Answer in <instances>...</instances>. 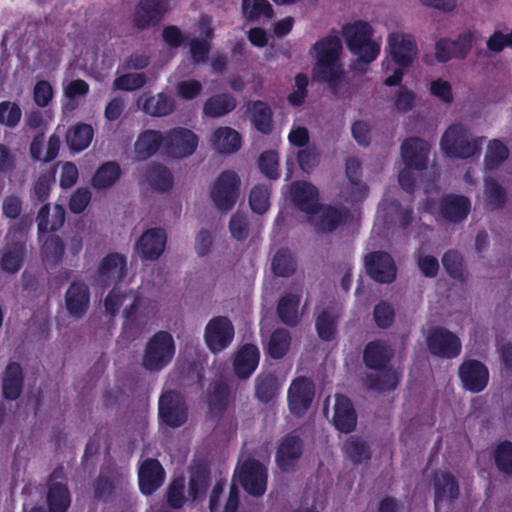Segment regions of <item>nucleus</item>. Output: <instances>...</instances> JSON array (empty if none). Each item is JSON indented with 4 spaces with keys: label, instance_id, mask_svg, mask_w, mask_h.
<instances>
[{
    "label": "nucleus",
    "instance_id": "nucleus-40",
    "mask_svg": "<svg viewBox=\"0 0 512 512\" xmlns=\"http://www.w3.org/2000/svg\"><path fill=\"white\" fill-rule=\"evenodd\" d=\"M492 459L497 470L505 476H512V441L499 442L492 453Z\"/></svg>",
    "mask_w": 512,
    "mask_h": 512
},
{
    "label": "nucleus",
    "instance_id": "nucleus-2",
    "mask_svg": "<svg viewBox=\"0 0 512 512\" xmlns=\"http://www.w3.org/2000/svg\"><path fill=\"white\" fill-rule=\"evenodd\" d=\"M342 43L335 34L318 40L310 49L316 59L314 77L323 82L334 83L340 79L343 70L340 63Z\"/></svg>",
    "mask_w": 512,
    "mask_h": 512
},
{
    "label": "nucleus",
    "instance_id": "nucleus-23",
    "mask_svg": "<svg viewBox=\"0 0 512 512\" xmlns=\"http://www.w3.org/2000/svg\"><path fill=\"white\" fill-rule=\"evenodd\" d=\"M402 378L400 368H390L382 371L367 373L363 383L368 390L379 393L394 391Z\"/></svg>",
    "mask_w": 512,
    "mask_h": 512
},
{
    "label": "nucleus",
    "instance_id": "nucleus-64",
    "mask_svg": "<svg viewBox=\"0 0 512 512\" xmlns=\"http://www.w3.org/2000/svg\"><path fill=\"white\" fill-rule=\"evenodd\" d=\"M319 152L314 145L306 146L297 153V161L300 168L309 172L319 163Z\"/></svg>",
    "mask_w": 512,
    "mask_h": 512
},
{
    "label": "nucleus",
    "instance_id": "nucleus-52",
    "mask_svg": "<svg viewBox=\"0 0 512 512\" xmlns=\"http://www.w3.org/2000/svg\"><path fill=\"white\" fill-rule=\"evenodd\" d=\"M484 200L491 209L501 208L506 201L504 189L492 178L485 179Z\"/></svg>",
    "mask_w": 512,
    "mask_h": 512
},
{
    "label": "nucleus",
    "instance_id": "nucleus-24",
    "mask_svg": "<svg viewBox=\"0 0 512 512\" xmlns=\"http://www.w3.org/2000/svg\"><path fill=\"white\" fill-rule=\"evenodd\" d=\"M291 197L294 204L303 212L314 213L319 206L317 188L306 181H296L291 185Z\"/></svg>",
    "mask_w": 512,
    "mask_h": 512
},
{
    "label": "nucleus",
    "instance_id": "nucleus-54",
    "mask_svg": "<svg viewBox=\"0 0 512 512\" xmlns=\"http://www.w3.org/2000/svg\"><path fill=\"white\" fill-rule=\"evenodd\" d=\"M176 349L172 334L160 330L153 334L147 342L146 352H174Z\"/></svg>",
    "mask_w": 512,
    "mask_h": 512
},
{
    "label": "nucleus",
    "instance_id": "nucleus-43",
    "mask_svg": "<svg viewBox=\"0 0 512 512\" xmlns=\"http://www.w3.org/2000/svg\"><path fill=\"white\" fill-rule=\"evenodd\" d=\"M93 139V129L88 124H78L71 128L67 134V142L75 152L85 150Z\"/></svg>",
    "mask_w": 512,
    "mask_h": 512
},
{
    "label": "nucleus",
    "instance_id": "nucleus-63",
    "mask_svg": "<svg viewBox=\"0 0 512 512\" xmlns=\"http://www.w3.org/2000/svg\"><path fill=\"white\" fill-rule=\"evenodd\" d=\"M279 159L274 151H266L259 158V168L261 172L270 179H277Z\"/></svg>",
    "mask_w": 512,
    "mask_h": 512
},
{
    "label": "nucleus",
    "instance_id": "nucleus-1",
    "mask_svg": "<svg viewBox=\"0 0 512 512\" xmlns=\"http://www.w3.org/2000/svg\"><path fill=\"white\" fill-rule=\"evenodd\" d=\"M121 307L125 320L118 343L124 347L141 336L147 323L157 314V305L144 298L139 290L115 288L107 295L105 308L115 315Z\"/></svg>",
    "mask_w": 512,
    "mask_h": 512
},
{
    "label": "nucleus",
    "instance_id": "nucleus-33",
    "mask_svg": "<svg viewBox=\"0 0 512 512\" xmlns=\"http://www.w3.org/2000/svg\"><path fill=\"white\" fill-rule=\"evenodd\" d=\"M211 144L219 153L231 154L240 149L241 136L231 127H219L213 132Z\"/></svg>",
    "mask_w": 512,
    "mask_h": 512
},
{
    "label": "nucleus",
    "instance_id": "nucleus-38",
    "mask_svg": "<svg viewBox=\"0 0 512 512\" xmlns=\"http://www.w3.org/2000/svg\"><path fill=\"white\" fill-rule=\"evenodd\" d=\"M248 111L251 114L254 127L261 133L267 134L272 130V111L263 101L249 103Z\"/></svg>",
    "mask_w": 512,
    "mask_h": 512
},
{
    "label": "nucleus",
    "instance_id": "nucleus-15",
    "mask_svg": "<svg viewBox=\"0 0 512 512\" xmlns=\"http://www.w3.org/2000/svg\"><path fill=\"white\" fill-rule=\"evenodd\" d=\"M167 234L162 228L146 230L135 243V252L145 260H157L164 252Z\"/></svg>",
    "mask_w": 512,
    "mask_h": 512
},
{
    "label": "nucleus",
    "instance_id": "nucleus-3",
    "mask_svg": "<svg viewBox=\"0 0 512 512\" xmlns=\"http://www.w3.org/2000/svg\"><path fill=\"white\" fill-rule=\"evenodd\" d=\"M342 34L349 50L365 63L374 61L381 47V39L373 37L371 25L364 21H355L343 26Z\"/></svg>",
    "mask_w": 512,
    "mask_h": 512
},
{
    "label": "nucleus",
    "instance_id": "nucleus-62",
    "mask_svg": "<svg viewBox=\"0 0 512 512\" xmlns=\"http://www.w3.org/2000/svg\"><path fill=\"white\" fill-rule=\"evenodd\" d=\"M394 109L399 113L411 111L416 104V95L413 91L401 87L393 96Z\"/></svg>",
    "mask_w": 512,
    "mask_h": 512
},
{
    "label": "nucleus",
    "instance_id": "nucleus-21",
    "mask_svg": "<svg viewBox=\"0 0 512 512\" xmlns=\"http://www.w3.org/2000/svg\"><path fill=\"white\" fill-rule=\"evenodd\" d=\"M434 505L437 511L443 502H453L460 495V486L456 477L450 472H442L433 477Z\"/></svg>",
    "mask_w": 512,
    "mask_h": 512
},
{
    "label": "nucleus",
    "instance_id": "nucleus-25",
    "mask_svg": "<svg viewBox=\"0 0 512 512\" xmlns=\"http://www.w3.org/2000/svg\"><path fill=\"white\" fill-rule=\"evenodd\" d=\"M126 274V257L119 253H111L103 259L98 271V279L102 284L108 285L113 282L121 281Z\"/></svg>",
    "mask_w": 512,
    "mask_h": 512
},
{
    "label": "nucleus",
    "instance_id": "nucleus-53",
    "mask_svg": "<svg viewBox=\"0 0 512 512\" xmlns=\"http://www.w3.org/2000/svg\"><path fill=\"white\" fill-rule=\"evenodd\" d=\"M24 245L16 243L11 248L7 249L1 259V268L8 273H16L23 261Z\"/></svg>",
    "mask_w": 512,
    "mask_h": 512
},
{
    "label": "nucleus",
    "instance_id": "nucleus-17",
    "mask_svg": "<svg viewBox=\"0 0 512 512\" xmlns=\"http://www.w3.org/2000/svg\"><path fill=\"white\" fill-rule=\"evenodd\" d=\"M388 47L392 58L401 66L410 65L418 53L413 36L400 31L389 34Z\"/></svg>",
    "mask_w": 512,
    "mask_h": 512
},
{
    "label": "nucleus",
    "instance_id": "nucleus-41",
    "mask_svg": "<svg viewBox=\"0 0 512 512\" xmlns=\"http://www.w3.org/2000/svg\"><path fill=\"white\" fill-rule=\"evenodd\" d=\"M299 302L300 296L295 294H286L280 299L277 312L281 321L286 325L295 326L299 322Z\"/></svg>",
    "mask_w": 512,
    "mask_h": 512
},
{
    "label": "nucleus",
    "instance_id": "nucleus-20",
    "mask_svg": "<svg viewBox=\"0 0 512 512\" xmlns=\"http://www.w3.org/2000/svg\"><path fill=\"white\" fill-rule=\"evenodd\" d=\"M430 144L420 138L406 139L401 145V157L405 165L415 170L427 167Z\"/></svg>",
    "mask_w": 512,
    "mask_h": 512
},
{
    "label": "nucleus",
    "instance_id": "nucleus-47",
    "mask_svg": "<svg viewBox=\"0 0 512 512\" xmlns=\"http://www.w3.org/2000/svg\"><path fill=\"white\" fill-rule=\"evenodd\" d=\"M260 354H234L233 369L239 379H248L259 365Z\"/></svg>",
    "mask_w": 512,
    "mask_h": 512
},
{
    "label": "nucleus",
    "instance_id": "nucleus-50",
    "mask_svg": "<svg viewBox=\"0 0 512 512\" xmlns=\"http://www.w3.org/2000/svg\"><path fill=\"white\" fill-rule=\"evenodd\" d=\"M272 270L280 277H289L296 270V263L292 254L287 249H280L274 255L272 260Z\"/></svg>",
    "mask_w": 512,
    "mask_h": 512
},
{
    "label": "nucleus",
    "instance_id": "nucleus-36",
    "mask_svg": "<svg viewBox=\"0 0 512 512\" xmlns=\"http://www.w3.org/2000/svg\"><path fill=\"white\" fill-rule=\"evenodd\" d=\"M237 106L234 96L221 93L209 97L203 106V114L209 118H219L233 111Z\"/></svg>",
    "mask_w": 512,
    "mask_h": 512
},
{
    "label": "nucleus",
    "instance_id": "nucleus-49",
    "mask_svg": "<svg viewBox=\"0 0 512 512\" xmlns=\"http://www.w3.org/2000/svg\"><path fill=\"white\" fill-rule=\"evenodd\" d=\"M147 180L159 190H168L173 185V177L170 170L161 164H152L147 171Z\"/></svg>",
    "mask_w": 512,
    "mask_h": 512
},
{
    "label": "nucleus",
    "instance_id": "nucleus-37",
    "mask_svg": "<svg viewBox=\"0 0 512 512\" xmlns=\"http://www.w3.org/2000/svg\"><path fill=\"white\" fill-rule=\"evenodd\" d=\"M279 390L280 384L276 375L267 373L256 377L255 396L260 402L269 403L278 395Z\"/></svg>",
    "mask_w": 512,
    "mask_h": 512
},
{
    "label": "nucleus",
    "instance_id": "nucleus-9",
    "mask_svg": "<svg viewBox=\"0 0 512 512\" xmlns=\"http://www.w3.org/2000/svg\"><path fill=\"white\" fill-rule=\"evenodd\" d=\"M198 136L190 129L175 127L165 133L164 151L176 159H183L191 156L197 149Z\"/></svg>",
    "mask_w": 512,
    "mask_h": 512
},
{
    "label": "nucleus",
    "instance_id": "nucleus-5",
    "mask_svg": "<svg viewBox=\"0 0 512 512\" xmlns=\"http://www.w3.org/2000/svg\"><path fill=\"white\" fill-rule=\"evenodd\" d=\"M241 192V179L235 171L221 172L209 188L210 198L218 210L230 211Z\"/></svg>",
    "mask_w": 512,
    "mask_h": 512
},
{
    "label": "nucleus",
    "instance_id": "nucleus-16",
    "mask_svg": "<svg viewBox=\"0 0 512 512\" xmlns=\"http://www.w3.org/2000/svg\"><path fill=\"white\" fill-rule=\"evenodd\" d=\"M165 470L156 458H146L138 468L139 489L144 495H151L164 483Z\"/></svg>",
    "mask_w": 512,
    "mask_h": 512
},
{
    "label": "nucleus",
    "instance_id": "nucleus-51",
    "mask_svg": "<svg viewBox=\"0 0 512 512\" xmlns=\"http://www.w3.org/2000/svg\"><path fill=\"white\" fill-rule=\"evenodd\" d=\"M337 315L333 311L324 310L316 319V329L319 337L323 340H331L336 333Z\"/></svg>",
    "mask_w": 512,
    "mask_h": 512
},
{
    "label": "nucleus",
    "instance_id": "nucleus-35",
    "mask_svg": "<svg viewBox=\"0 0 512 512\" xmlns=\"http://www.w3.org/2000/svg\"><path fill=\"white\" fill-rule=\"evenodd\" d=\"M48 512H67L71 505V494L68 486L52 481L48 485L46 497Z\"/></svg>",
    "mask_w": 512,
    "mask_h": 512
},
{
    "label": "nucleus",
    "instance_id": "nucleus-59",
    "mask_svg": "<svg viewBox=\"0 0 512 512\" xmlns=\"http://www.w3.org/2000/svg\"><path fill=\"white\" fill-rule=\"evenodd\" d=\"M185 479L178 477L174 479L167 490V503L173 509H180L185 503L184 497Z\"/></svg>",
    "mask_w": 512,
    "mask_h": 512
},
{
    "label": "nucleus",
    "instance_id": "nucleus-39",
    "mask_svg": "<svg viewBox=\"0 0 512 512\" xmlns=\"http://www.w3.org/2000/svg\"><path fill=\"white\" fill-rule=\"evenodd\" d=\"M89 84L82 80L76 79L71 80L67 83H63V95L66 98V102L63 104V109L66 111H72L78 106V98L85 97L89 92Z\"/></svg>",
    "mask_w": 512,
    "mask_h": 512
},
{
    "label": "nucleus",
    "instance_id": "nucleus-19",
    "mask_svg": "<svg viewBox=\"0 0 512 512\" xmlns=\"http://www.w3.org/2000/svg\"><path fill=\"white\" fill-rule=\"evenodd\" d=\"M368 274L377 282L390 283L396 278V265L386 252H372L365 257Z\"/></svg>",
    "mask_w": 512,
    "mask_h": 512
},
{
    "label": "nucleus",
    "instance_id": "nucleus-28",
    "mask_svg": "<svg viewBox=\"0 0 512 512\" xmlns=\"http://www.w3.org/2000/svg\"><path fill=\"white\" fill-rule=\"evenodd\" d=\"M312 224L319 232H332L347 216V211L333 206H318L313 213Z\"/></svg>",
    "mask_w": 512,
    "mask_h": 512
},
{
    "label": "nucleus",
    "instance_id": "nucleus-56",
    "mask_svg": "<svg viewBox=\"0 0 512 512\" xmlns=\"http://www.w3.org/2000/svg\"><path fill=\"white\" fill-rule=\"evenodd\" d=\"M270 192L267 186L257 185L252 188L249 196L251 209L258 214L265 213L270 207Z\"/></svg>",
    "mask_w": 512,
    "mask_h": 512
},
{
    "label": "nucleus",
    "instance_id": "nucleus-32",
    "mask_svg": "<svg viewBox=\"0 0 512 512\" xmlns=\"http://www.w3.org/2000/svg\"><path fill=\"white\" fill-rule=\"evenodd\" d=\"M118 471L112 465L102 466L99 475L93 482V494L97 500L111 497L117 488Z\"/></svg>",
    "mask_w": 512,
    "mask_h": 512
},
{
    "label": "nucleus",
    "instance_id": "nucleus-44",
    "mask_svg": "<svg viewBox=\"0 0 512 512\" xmlns=\"http://www.w3.org/2000/svg\"><path fill=\"white\" fill-rule=\"evenodd\" d=\"M509 156L507 146L498 139L490 140L486 147L484 165L486 169L498 168Z\"/></svg>",
    "mask_w": 512,
    "mask_h": 512
},
{
    "label": "nucleus",
    "instance_id": "nucleus-4",
    "mask_svg": "<svg viewBox=\"0 0 512 512\" xmlns=\"http://www.w3.org/2000/svg\"><path fill=\"white\" fill-rule=\"evenodd\" d=\"M483 144V137H476L470 129L461 124H452L440 140L441 150L450 157L467 159L478 155Z\"/></svg>",
    "mask_w": 512,
    "mask_h": 512
},
{
    "label": "nucleus",
    "instance_id": "nucleus-30",
    "mask_svg": "<svg viewBox=\"0 0 512 512\" xmlns=\"http://www.w3.org/2000/svg\"><path fill=\"white\" fill-rule=\"evenodd\" d=\"M165 135L158 130L148 129L139 134L134 144V154L138 160L153 156L160 146L164 147Z\"/></svg>",
    "mask_w": 512,
    "mask_h": 512
},
{
    "label": "nucleus",
    "instance_id": "nucleus-31",
    "mask_svg": "<svg viewBox=\"0 0 512 512\" xmlns=\"http://www.w3.org/2000/svg\"><path fill=\"white\" fill-rule=\"evenodd\" d=\"M430 352H460V339L446 328L433 329L427 337Z\"/></svg>",
    "mask_w": 512,
    "mask_h": 512
},
{
    "label": "nucleus",
    "instance_id": "nucleus-57",
    "mask_svg": "<svg viewBox=\"0 0 512 512\" xmlns=\"http://www.w3.org/2000/svg\"><path fill=\"white\" fill-rule=\"evenodd\" d=\"M22 117L20 107L10 101H2L0 103V124L10 128L18 125Z\"/></svg>",
    "mask_w": 512,
    "mask_h": 512
},
{
    "label": "nucleus",
    "instance_id": "nucleus-34",
    "mask_svg": "<svg viewBox=\"0 0 512 512\" xmlns=\"http://www.w3.org/2000/svg\"><path fill=\"white\" fill-rule=\"evenodd\" d=\"M36 221L40 233L57 231L64 224L65 210L59 204L52 208L49 204H46L40 209Z\"/></svg>",
    "mask_w": 512,
    "mask_h": 512
},
{
    "label": "nucleus",
    "instance_id": "nucleus-12",
    "mask_svg": "<svg viewBox=\"0 0 512 512\" xmlns=\"http://www.w3.org/2000/svg\"><path fill=\"white\" fill-rule=\"evenodd\" d=\"M458 376L464 390L480 393L488 385L489 370L478 360H465L458 368Z\"/></svg>",
    "mask_w": 512,
    "mask_h": 512
},
{
    "label": "nucleus",
    "instance_id": "nucleus-61",
    "mask_svg": "<svg viewBox=\"0 0 512 512\" xmlns=\"http://www.w3.org/2000/svg\"><path fill=\"white\" fill-rule=\"evenodd\" d=\"M147 82L146 76L143 73H127L117 77L113 86L115 89L133 91L143 87Z\"/></svg>",
    "mask_w": 512,
    "mask_h": 512
},
{
    "label": "nucleus",
    "instance_id": "nucleus-48",
    "mask_svg": "<svg viewBox=\"0 0 512 512\" xmlns=\"http://www.w3.org/2000/svg\"><path fill=\"white\" fill-rule=\"evenodd\" d=\"M344 451L354 464L368 461L372 457V451L368 443L357 438H350L344 445Z\"/></svg>",
    "mask_w": 512,
    "mask_h": 512
},
{
    "label": "nucleus",
    "instance_id": "nucleus-22",
    "mask_svg": "<svg viewBox=\"0 0 512 512\" xmlns=\"http://www.w3.org/2000/svg\"><path fill=\"white\" fill-rule=\"evenodd\" d=\"M357 424V414L352 401L343 394L335 396L333 425L342 433L352 432Z\"/></svg>",
    "mask_w": 512,
    "mask_h": 512
},
{
    "label": "nucleus",
    "instance_id": "nucleus-58",
    "mask_svg": "<svg viewBox=\"0 0 512 512\" xmlns=\"http://www.w3.org/2000/svg\"><path fill=\"white\" fill-rule=\"evenodd\" d=\"M54 98V89L46 80L37 81L33 87V101L39 108H47Z\"/></svg>",
    "mask_w": 512,
    "mask_h": 512
},
{
    "label": "nucleus",
    "instance_id": "nucleus-60",
    "mask_svg": "<svg viewBox=\"0 0 512 512\" xmlns=\"http://www.w3.org/2000/svg\"><path fill=\"white\" fill-rule=\"evenodd\" d=\"M41 251L46 261L57 262L64 254V243L58 236H49L45 240Z\"/></svg>",
    "mask_w": 512,
    "mask_h": 512
},
{
    "label": "nucleus",
    "instance_id": "nucleus-10",
    "mask_svg": "<svg viewBox=\"0 0 512 512\" xmlns=\"http://www.w3.org/2000/svg\"><path fill=\"white\" fill-rule=\"evenodd\" d=\"M235 335L234 326L226 316H216L208 321L204 329V341L212 352L226 350Z\"/></svg>",
    "mask_w": 512,
    "mask_h": 512
},
{
    "label": "nucleus",
    "instance_id": "nucleus-45",
    "mask_svg": "<svg viewBox=\"0 0 512 512\" xmlns=\"http://www.w3.org/2000/svg\"><path fill=\"white\" fill-rule=\"evenodd\" d=\"M121 169L116 162L104 163L93 177V185L98 189H106L120 178Z\"/></svg>",
    "mask_w": 512,
    "mask_h": 512
},
{
    "label": "nucleus",
    "instance_id": "nucleus-14",
    "mask_svg": "<svg viewBox=\"0 0 512 512\" xmlns=\"http://www.w3.org/2000/svg\"><path fill=\"white\" fill-rule=\"evenodd\" d=\"M65 308L75 320L84 317L90 306V291L84 281L74 280L65 292Z\"/></svg>",
    "mask_w": 512,
    "mask_h": 512
},
{
    "label": "nucleus",
    "instance_id": "nucleus-26",
    "mask_svg": "<svg viewBox=\"0 0 512 512\" xmlns=\"http://www.w3.org/2000/svg\"><path fill=\"white\" fill-rule=\"evenodd\" d=\"M166 10L165 0H141L134 14V23L139 28L155 25Z\"/></svg>",
    "mask_w": 512,
    "mask_h": 512
},
{
    "label": "nucleus",
    "instance_id": "nucleus-55",
    "mask_svg": "<svg viewBox=\"0 0 512 512\" xmlns=\"http://www.w3.org/2000/svg\"><path fill=\"white\" fill-rule=\"evenodd\" d=\"M442 264L450 277L457 280L465 278L463 258L457 251H447L442 257Z\"/></svg>",
    "mask_w": 512,
    "mask_h": 512
},
{
    "label": "nucleus",
    "instance_id": "nucleus-29",
    "mask_svg": "<svg viewBox=\"0 0 512 512\" xmlns=\"http://www.w3.org/2000/svg\"><path fill=\"white\" fill-rule=\"evenodd\" d=\"M23 371L17 362H10L3 373L2 394L6 400L15 401L19 398L23 390Z\"/></svg>",
    "mask_w": 512,
    "mask_h": 512
},
{
    "label": "nucleus",
    "instance_id": "nucleus-7",
    "mask_svg": "<svg viewBox=\"0 0 512 512\" xmlns=\"http://www.w3.org/2000/svg\"><path fill=\"white\" fill-rule=\"evenodd\" d=\"M158 416L161 423L170 428H179L188 420V406L184 397L169 390L161 394L158 402Z\"/></svg>",
    "mask_w": 512,
    "mask_h": 512
},
{
    "label": "nucleus",
    "instance_id": "nucleus-18",
    "mask_svg": "<svg viewBox=\"0 0 512 512\" xmlns=\"http://www.w3.org/2000/svg\"><path fill=\"white\" fill-rule=\"evenodd\" d=\"M205 402L210 417L222 418L231 403V388L228 383L221 379L211 382Z\"/></svg>",
    "mask_w": 512,
    "mask_h": 512
},
{
    "label": "nucleus",
    "instance_id": "nucleus-27",
    "mask_svg": "<svg viewBox=\"0 0 512 512\" xmlns=\"http://www.w3.org/2000/svg\"><path fill=\"white\" fill-rule=\"evenodd\" d=\"M138 106L142 111L151 117H165L174 112L176 102L173 97L164 92L149 97H139Z\"/></svg>",
    "mask_w": 512,
    "mask_h": 512
},
{
    "label": "nucleus",
    "instance_id": "nucleus-42",
    "mask_svg": "<svg viewBox=\"0 0 512 512\" xmlns=\"http://www.w3.org/2000/svg\"><path fill=\"white\" fill-rule=\"evenodd\" d=\"M210 480V471L207 468L201 466L194 469L188 483V499L195 501L205 494Z\"/></svg>",
    "mask_w": 512,
    "mask_h": 512
},
{
    "label": "nucleus",
    "instance_id": "nucleus-8",
    "mask_svg": "<svg viewBox=\"0 0 512 512\" xmlns=\"http://www.w3.org/2000/svg\"><path fill=\"white\" fill-rule=\"evenodd\" d=\"M304 440L295 432L285 434L278 442L275 463L284 473L294 472L304 453Z\"/></svg>",
    "mask_w": 512,
    "mask_h": 512
},
{
    "label": "nucleus",
    "instance_id": "nucleus-13",
    "mask_svg": "<svg viewBox=\"0 0 512 512\" xmlns=\"http://www.w3.org/2000/svg\"><path fill=\"white\" fill-rule=\"evenodd\" d=\"M315 396L313 383L306 377H298L291 383L288 390V406L290 412L297 417L306 414Z\"/></svg>",
    "mask_w": 512,
    "mask_h": 512
},
{
    "label": "nucleus",
    "instance_id": "nucleus-6",
    "mask_svg": "<svg viewBox=\"0 0 512 512\" xmlns=\"http://www.w3.org/2000/svg\"><path fill=\"white\" fill-rule=\"evenodd\" d=\"M233 479H237L245 492L254 497L264 495L267 490V469L257 459L249 458L238 465Z\"/></svg>",
    "mask_w": 512,
    "mask_h": 512
},
{
    "label": "nucleus",
    "instance_id": "nucleus-11",
    "mask_svg": "<svg viewBox=\"0 0 512 512\" xmlns=\"http://www.w3.org/2000/svg\"><path fill=\"white\" fill-rule=\"evenodd\" d=\"M470 201L464 196L448 195L444 197L438 207L432 199H427L424 209L433 214L443 217L448 222H461L468 216Z\"/></svg>",
    "mask_w": 512,
    "mask_h": 512
},
{
    "label": "nucleus",
    "instance_id": "nucleus-46",
    "mask_svg": "<svg viewBox=\"0 0 512 512\" xmlns=\"http://www.w3.org/2000/svg\"><path fill=\"white\" fill-rule=\"evenodd\" d=\"M242 11L249 20L271 19L274 15L272 5L267 0H242Z\"/></svg>",
    "mask_w": 512,
    "mask_h": 512
}]
</instances>
